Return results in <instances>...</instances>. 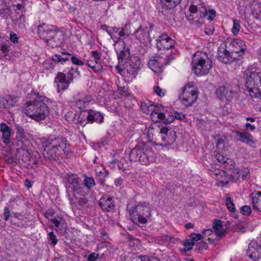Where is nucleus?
<instances>
[{
	"label": "nucleus",
	"instance_id": "obj_1",
	"mask_svg": "<svg viewBox=\"0 0 261 261\" xmlns=\"http://www.w3.org/2000/svg\"><path fill=\"white\" fill-rule=\"evenodd\" d=\"M33 100L27 102L24 113L30 118L39 121L45 119L50 113L49 106L53 100L44 95L33 92L31 94Z\"/></svg>",
	"mask_w": 261,
	"mask_h": 261
},
{
	"label": "nucleus",
	"instance_id": "obj_2",
	"mask_svg": "<svg viewBox=\"0 0 261 261\" xmlns=\"http://www.w3.org/2000/svg\"><path fill=\"white\" fill-rule=\"evenodd\" d=\"M65 179L67 193L71 203L77 208L85 205L87 202L85 197L86 192L81 179L74 174H67Z\"/></svg>",
	"mask_w": 261,
	"mask_h": 261
},
{
	"label": "nucleus",
	"instance_id": "obj_3",
	"mask_svg": "<svg viewBox=\"0 0 261 261\" xmlns=\"http://www.w3.org/2000/svg\"><path fill=\"white\" fill-rule=\"evenodd\" d=\"M261 65L253 64L245 71V89L252 98L261 100Z\"/></svg>",
	"mask_w": 261,
	"mask_h": 261
},
{
	"label": "nucleus",
	"instance_id": "obj_4",
	"mask_svg": "<svg viewBox=\"0 0 261 261\" xmlns=\"http://www.w3.org/2000/svg\"><path fill=\"white\" fill-rule=\"evenodd\" d=\"M156 154L148 145L142 143L138 144L129 153L130 162L138 161L144 165H148L154 162Z\"/></svg>",
	"mask_w": 261,
	"mask_h": 261
},
{
	"label": "nucleus",
	"instance_id": "obj_5",
	"mask_svg": "<svg viewBox=\"0 0 261 261\" xmlns=\"http://www.w3.org/2000/svg\"><path fill=\"white\" fill-rule=\"evenodd\" d=\"M39 37L46 41L48 45L56 47L61 42L58 37L63 36L62 32L57 26L43 23L38 27Z\"/></svg>",
	"mask_w": 261,
	"mask_h": 261
},
{
	"label": "nucleus",
	"instance_id": "obj_6",
	"mask_svg": "<svg viewBox=\"0 0 261 261\" xmlns=\"http://www.w3.org/2000/svg\"><path fill=\"white\" fill-rule=\"evenodd\" d=\"M192 68L197 76L207 74L212 68V62L205 52L198 51L192 56Z\"/></svg>",
	"mask_w": 261,
	"mask_h": 261
},
{
	"label": "nucleus",
	"instance_id": "obj_7",
	"mask_svg": "<svg viewBox=\"0 0 261 261\" xmlns=\"http://www.w3.org/2000/svg\"><path fill=\"white\" fill-rule=\"evenodd\" d=\"M44 145L45 147L52 145L51 150L55 153V157L66 155L71 151L69 144L67 140L63 138H57L51 136L47 140Z\"/></svg>",
	"mask_w": 261,
	"mask_h": 261
},
{
	"label": "nucleus",
	"instance_id": "obj_8",
	"mask_svg": "<svg viewBox=\"0 0 261 261\" xmlns=\"http://www.w3.org/2000/svg\"><path fill=\"white\" fill-rule=\"evenodd\" d=\"M204 5L200 0H193L189 8L190 14L187 16L188 20L190 23L197 27L202 25L204 20L202 11Z\"/></svg>",
	"mask_w": 261,
	"mask_h": 261
},
{
	"label": "nucleus",
	"instance_id": "obj_9",
	"mask_svg": "<svg viewBox=\"0 0 261 261\" xmlns=\"http://www.w3.org/2000/svg\"><path fill=\"white\" fill-rule=\"evenodd\" d=\"M204 5L200 0H193L189 8L190 14L187 16L188 20L190 23L197 27L202 25L204 20L202 11Z\"/></svg>",
	"mask_w": 261,
	"mask_h": 261
},
{
	"label": "nucleus",
	"instance_id": "obj_10",
	"mask_svg": "<svg viewBox=\"0 0 261 261\" xmlns=\"http://www.w3.org/2000/svg\"><path fill=\"white\" fill-rule=\"evenodd\" d=\"M198 96L197 87L193 83H189L183 87L179 99L183 105L189 107L197 100Z\"/></svg>",
	"mask_w": 261,
	"mask_h": 261
},
{
	"label": "nucleus",
	"instance_id": "obj_11",
	"mask_svg": "<svg viewBox=\"0 0 261 261\" xmlns=\"http://www.w3.org/2000/svg\"><path fill=\"white\" fill-rule=\"evenodd\" d=\"M131 215L139 223L145 224L151 215L149 204L146 202H139L133 208Z\"/></svg>",
	"mask_w": 261,
	"mask_h": 261
},
{
	"label": "nucleus",
	"instance_id": "obj_12",
	"mask_svg": "<svg viewBox=\"0 0 261 261\" xmlns=\"http://www.w3.org/2000/svg\"><path fill=\"white\" fill-rule=\"evenodd\" d=\"M173 114H174V111L171 108L159 105L152 114V121L169 124L174 121Z\"/></svg>",
	"mask_w": 261,
	"mask_h": 261
},
{
	"label": "nucleus",
	"instance_id": "obj_13",
	"mask_svg": "<svg viewBox=\"0 0 261 261\" xmlns=\"http://www.w3.org/2000/svg\"><path fill=\"white\" fill-rule=\"evenodd\" d=\"M80 75L78 68H71L67 74L62 72H59L55 79V82L57 84L58 92H60L67 89L69 84L72 82L74 74Z\"/></svg>",
	"mask_w": 261,
	"mask_h": 261
},
{
	"label": "nucleus",
	"instance_id": "obj_14",
	"mask_svg": "<svg viewBox=\"0 0 261 261\" xmlns=\"http://www.w3.org/2000/svg\"><path fill=\"white\" fill-rule=\"evenodd\" d=\"M160 136L155 142V145L169 146L174 144L176 140V132L168 127H162L160 129Z\"/></svg>",
	"mask_w": 261,
	"mask_h": 261
},
{
	"label": "nucleus",
	"instance_id": "obj_15",
	"mask_svg": "<svg viewBox=\"0 0 261 261\" xmlns=\"http://www.w3.org/2000/svg\"><path fill=\"white\" fill-rule=\"evenodd\" d=\"M224 43L226 48L231 51L232 54H237L238 57H241L246 49L245 42L239 38H229Z\"/></svg>",
	"mask_w": 261,
	"mask_h": 261
},
{
	"label": "nucleus",
	"instance_id": "obj_16",
	"mask_svg": "<svg viewBox=\"0 0 261 261\" xmlns=\"http://www.w3.org/2000/svg\"><path fill=\"white\" fill-rule=\"evenodd\" d=\"M156 45L159 50H169L174 46L175 41L167 34H163L158 37Z\"/></svg>",
	"mask_w": 261,
	"mask_h": 261
},
{
	"label": "nucleus",
	"instance_id": "obj_17",
	"mask_svg": "<svg viewBox=\"0 0 261 261\" xmlns=\"http://www.w3.org/2000/svg\"><path fill=\"white\" fill-rule=\"evenodd\" d=\"M213 228L216 235L221 238L228 233L230 228L229 223L228 221L215 220L213 224Z\"/></svg>",
	"mask_w": 261,
	"mask_h": 261
},
{
	"label": "nucleus",
	"instance_id": "obj_18",
	"mask_svg": "<svg viewBox=\"0 0 261 261\" xmlns=\"http://www.w3.org/2000/svg\"><path fill=\"white\" fill-rule=\"evenodd\" d=\"M238 57L233 56L230 50L226 48V44H222L218 50V59L224 63H227L233 60H237Z\"/></svg>",
	"mask_w": 261,
	"mask_h": 261
},
{
	"label": "nucleus",
	"instance_id": "obj_19",
	"mask_svg": "<svg viewBox=\"0 0 261 261\" xmlns=\"http://www.w3.org/2000/svg\"><path fill=\"white\" fill-rule=\"evenodd\" d=\"M209 174L222 186H225L228 184L229 179H230V176L226 175V173L222 170L219 169H214L210 170Z\"/></svg>",
	"mask_w": 261,
	"mask_h": 261
},
{
	"label": "nucleus",
	"instance_id": "obj_20",
	"mask_svg": "<svg viewBox=\"0 0 261 261\" xmlns=\"http://www.w3.org/2000/svg\"><path fill=\"white\" fill-rule=\"evenodd\" d=\"M82 116H86L87 121L91 123L95 122L101 123L103 121V115L100 112L94 110H90L81 113L79 117V119H80Z\"/></svg>",
	"mask_w": 261,
	"mask_h": 261
},
{
	"label": "nucleus",
	"instance_id": "obj_21",
	"mask_svg": "<svg viewBox=\"0 0 261 261\" xmlns=\"http://www.w3.org/2000/svg\"><path fill=\"white\" fill-rule=\"evenodd\" d=\"M247 255L253 260H257L261 257V247L256 242H251L247 250Z\"/></svg>",
	"mask_w": 261,
	"mask_h": 261
},
{
	"label": "nucleus",
	"instance_id": "obj_22",
	"mask_svg": "<svg viewBox=\"0 0 261 261\" xmlns=\"http://www.w3.org/2000/svg\"><path fill=\"white\" fill-rule=\"evenodd\" d=\"M216 95L221 100H226L227 101H230L233 97L234 93L229 89L224 87H220L216 90Z\"/></svg>",
	"mask_w": 261,
	"mask_h": 261
},
{
	"label": "nucleus",
	"instance_id": "obj_23",
	"mask_svg": "<svg viewBox=\"0 0 261 261\" xmlns=\"http://www.w3.org/2000/svg\"><path fill=\"white\" fill-rule=\"evenodd\" d=\"M99 203L101 207L105 211L110 212L114 207V202L112 198L108 195L103 196L100 199Z\"/></svg>",
	"mask_w": 261,
	"mask_h": 261
},
{
	"label": "nucleus",
	"instance_id": "obj_24",
	"mask_svg": "<svg viewBox=\"0 0 261 261\" xmlns=\"http://www.w3.org/2000/svg\"><path fill=\"white\" fill-rule=\"evenodd\" d=\"M132 36H134L136 39L140 42H143L146 41L149 38V33L147 31V28H143L140 26L139 28L132 34Z\"/></svg>",
	"mask_w": 261,
	"mask_h": 261
},
{
	"label": "nucleus",
	"instance_id": "obj_25",
	"mask_svg": "<svg viewBox=\"0 0 261 261\" xmlns=\"http://www.w3.org/2000/svg\"><path fill=\"white\" fill-rule=\"evenodd\" d=\"M92 98L89 95L85 96L82 99H79L72 102V106L74 107V109H78L82 110L85 108L86 106L91 102Z\"/></svg>",
	"mask_w": 261,
	"mask_h": 261
},
{
	"label": "nucleus",
	"instance_id": "obj_26",
	"mask_svg": "<svg viewBox=\"0 0 261 261\" xmlns=\"http://www.w3.org/2000/svg\"><path fill=\"white\" fill-rule=\"evenodd\" d=\"M161 60L160 58L150 60L148 64V67L155 73L161 72L163 70V63Z\"/></svg>",
	"mask_w": 261,
	"mask_h": 261
},
{
	"label": "nucleus",
	"instance_id": "obj_27",
	"mask_svg": "<svg viewBox=\"0 0 261 261\" xmlns=\"http://www.w3.org/2000/svg\"><path fill=\"white\" fill-rule=\"evenodd\" d=\"M251 199L253 208L261 212V191H254L252 194Z\"/></svg>",
	"mask_w": 261,
	"mask_h": 261
},
{
	"label": "nucleus",
	"instance_id": "obj_28",
	"mask_svg": "<svg viewBox=\"0 0 261 261\" xmlns=\"http://www.w3.org/2000/svg\"><path fill=\"white\" fill-rule=\"evenodd\" d=\"M158 105H154L152 102L148 101L147 102H143L141 104V110L146 114L150 113V118L152 120V114L155 111Z\"/></svg>",
	"mask_w": 261,
	"mask_h": 261
},
{
	"label": "nucleus",
	"instance_id": "obj_29",
	"mask_svg": "<svg viewBox=\"0 0 261 261\" xmlns=\"http://www.w3.org/2000/svg\"><path fill=\"white\" fill-rule=\"evenodd\" d=\"M1 132L2 133V139L4 143L8 145L10 143V128L6 123H2L1 125Z\"/></svg>",
	"mask_w": 261,
	"mask_h": 261
},
{
	"label": "nucleus",
	"instance_id": "obj_30",
	"mask_svg": "<svg viewBox=\"0 0 261 261\" xmlns=\"http://www.w3.org/2000/svg\"><path fill=\"white\" fill-rule=\"evenodd\" d=\"M113 31L118 33L120 37L128 36L131 33V24L130 23H126L123 28H113Z\"/></svg>",
	"mask_w": 261,
	"mask_h": 261
},
{
	"label": "nucleus",
	"instance_id": "obj_31",
	"mask_svg": "<svg viewBox=\"0 0 261 261\" xmlns=\"http://www.w3.org/2000/svg\"><path fill=\"white\" fill-rule=\"evenodd\" d=\"M15 98L10 95L0 98V107L8 108L14 105Z\"/></svg>",
	"mask_w": 261,
	"mask_h": 261
},
{
	"label": "nucleus",
	"instance_id": "obj_32",
	"mask_svg": "<svg viewBox=\"0 0 261 261\" xmlns=\"http://www.w3.org/2000/svg\"><path fill=\"white\" fill-rule=\"evenodd\" d=\"M216 158L219 163L225 164L226 168L228 166H233L235 164L234 162L232 160L227 158L220 153L216 154Z\"/></svg>",
	"mask_w": 261,
	"mask_h": 261
},
{
	"label": "nucleus",
	"instance_id": "obj_33",
	"mask_svg": "<svg viewBox=\"0 0 261 261\" xmlns=\"http://www.w3.org/2000/svg\"><path fill=\"white\" fill-rule=\"evenodd\" d=\"M237 134L241 141L248 144H251L253 143V137L250 134L246 132L241 133L238 131L237 132Z\"/></svg>",
	"mask_w": 261,
	"mask_h": 261
},
{
	"label": "nucleus",
	"instance_id": "obj_34",
	"mask_svg": "<svg viewBox=\"0 0 261 261\" xmlns=\"http://www.w3.org/2000/svg\"><path fill=\"white\" fill-rule=\"evenodd\" d=\"M181 0H160L162 6L167 9H171L175 7Z\"/></svg>",
	"mask_w": 261,
	"mask_h": 261
},
{
	"label": "nucleus",
	"instance_id": "obj_35",
	"mask_svg": "<svg viewBox=\"0 0 261 261\" xmlns=\"http://www.w3.org/2000/svg\"><path fill=\"white\" fill-rule=\"evenodd\" d=\"M28 134L24 129L21 126H17L16 128V137L19 141L23 142L24 141L28 140Z\"/></svg>",
	"mask_w": 261,
	"mask_h": 261
},
{
	"label": "nucleus",
	"instance_id": "obj_36",
	"mask_svg": "<svg viewBox=\"0 0 261 261\" xmlns=\"http://www.w3.org/2000/svg\"><path fill=\"white\" fill-rule=\"evenodd\" d=\"M157 130H155V129L153 127L152 125H150L147 130V136L148 139V141L150 142L153 143V144L155 145V141L158 140L159 138L156 137H154L155 133H157Z\"/></svg>",
	"mask_w": 261,
	"mask_h": 261
},
{
	"label": "nucleus",
	"instance_id": "obj_37",
	"mask_svg": "<svg viewBox=\"0 0 261 261\" xmlns=\"http://www.w3.org/2000/svg\"><path fill=\"white\" fill-rule=\"evenodd\" d=\"M202 15H203V19L206 17L207 19L212 21L214 19L216 15V12L214 9H209L207 10L205 6H204V9L202 11Z\"/></svg>",
	"mask_w": 261,
	"mask_h": 261
},
{
	"label": "nucleus",
	"instance_id": "obj_38",
	"mask_svg": "<svg viewBox=\"0 0 261 261\" xmlns=\"http://www.w3.org/2000/svg\"><path fill=\"white\" fill-rule=\"evenodd\" d=\"M50 222L55 225L56 228H60L65 229V220L61 217H59L57 218H54L50 220ZM57 230V229H56Z\"/></svg>",
	"mask_w": 261,
	"mask_h": 261
},
{
	"label": "nucleus",
	"instance_id": "obj_39",
	"mask_svg": "<svg viewBox=\"0 0 261 261\" xmlns=\"http://www.w3.org/2000/svg\"><path fill=\"white\" fill-rule=\"evenodd\" d=\"M185 248L180 250L181 252H186L191 250L194 245L193 242L190 239H187L183 242Z\"/></svg>",
	"mask_w": 261,
	"mask_h": 261
},
{
	"label": "nucleus",
	"instance_id": "obj_40",
	"mask_svg": "<svg viewBox=\"0 0 261 261\" xmlns=\"http://www.w3.org/2000/svg\"><path fill=\"white\" fill-rule=\"evenodd\" d=\"M233 26L231 29L232 33L237 36L241 28V21L237 19H233Z\"/></svg>",
	"mask_w": 261,
	"mask_h": 261
},
{
	"label": "nucleus",
	"instance_id": "obj_41",
	"mask_svg": "<svg viewBox=\"0 0 261 261\" xmlns=\"http://www.w3.org/2000/svg\"><path fill=\"white\" fill-rule=\"evenodd\" d=\"M231 167L232 166H228L227 167H226V169H232L230 178L232 180L236 181L240 178V175L238 174V173L239 172V169L236 168H231Z\"/></svg>",
	"mask_w": 261,
	"mask_h": 261
},
{
	"label": "nucleus",
	"instance_id": "obj_42",
	"mask_svg": "<svg viewBox=\"0 0 261 261\" xmlns=\"http://www.w3.org/2000/svg\"><path fill=\"white\" fill-rule=\"evenodd\" d=\"M87 65L95 72L100 71L102 69V66L100 63H96L95 61L93 62L92 60L88 61Z\"/></svg>",
	"mask_w": 261,
	"mask_h": 261
},
{
	"label": "nucleus",
	"instance_id": "obj_43",
	"mask_svg": "<svg viewBox=\"0 0 261 261\" xmlns=\"http://www.w3.org/2000/svg\"><path fill=\"white\" fill-rule=\"evenodd\" d=\"M215 139L217 141L216 143V147L219 151H223L224 147V142L225 139V137L218 136H217Z\"/></svg>",
	"mask_w": 261,
	"mask_h": 261
},
{
	"label": "nucleus",
	"instance_id": "obj_44",
	"mask_svg": "<svg viewBox=\"0 0 261 261\" xmlns=\"http://www.w3.org/2000/svg\"><path fill=\"white\" fill-rule=\"evenodd\" d=\"M153 92L159 97H164L166 93V91L165 89H162L158 85L154 86L153 87Z\"/></svg>",
	"mask_w": 261,
	"mask_h": 261
},
{
	"label": "nucleus",
	"instance_id": "obj_45",
	"mask_svg": "<svg viewBox=\"0 0 261 261\" xmlns=\"http://www.w3.org/2000/svg\"><path fill=\"white\" fill-rule=\"evenodd\" d=\"M226 205L227 208L231 212H234L236 207L234 204L233 203V201L230 197H227L226 198Z\"/></svg>",
	"mask_w": 261,
	"mask_h": 261
},
{
	"label": "nucleus",
	"instance_id": "obj_46",
	"mask_svg": "<svg viewBox=\"0 0 261 261\" xmlns=\"http://www.w3.org/2000/svg\"><path fill=\"white\" fill-rule=\"evenodd\" d=\"M84 184L86 187L89 189L95 185V181L92 178L86 177L84 179Z\"/></svg>",
	"mask_w": 261,
	"mask_h": 261
},
{
	"label": "nucleus",
	"instance_id": "obj_47",
	"mask_svg": "<svg viewBox=\"0 0 261 261\" xmlns=\"http://www.w3.org/2000/svg\"><path fill=\"white\" fill-rule=\"evenodd\" d=\"M111 38L114 40V41L116 43V49L120 50L119 49V46H121L123 48H124L125 43L123 41H120V38L118 37H113L111 36Z\"/></svg>",
	"mask_w": 261,
	"mask_h": 261
},
{
	"label": "nucleus",
	"instance_id": "obj_48",
	"mask_svg": "<svg viewBox=\"0 0 261 261\" xmlns=\"http://www.w3.org/2000/svg\"><path fill=\"white\" fill-rule=\"evenodd\" d=\"M10 47V43L9 42H5L1 45V50L6 55L9 51Z\"/></svg>",
	"mask_w": 261,
	"mask_h": 261
},
{
	"label": "nucleus",
	"instance_id": "obj_49",
	"mask_svg": "<svg viewBox=\"0 0 261 261\" xmlns=\"http://www.w3.org/2000/svg\"><path fill=\"white\" fill-rule=\"evenodd\" d=\"M101 57L100 53L97 51H91V58L96 63H100V59Z\"/></svg>",
	"mask_w": 261,
	"mask_h": 261
},
{
	"label": "nucleus",
	"instance_id": "obj_50",
	"mask_svg": "<svg viewBox=\"0 0 261 261\" xmlns=\"http://www.w3.org/2000/svg\"><path fill=\"white\" fill-rule=\"evenodd\" d=\"M42 66L44 69L46 70L52 69L54 68V65H53L52 62L48 60L43 62Z\"/></svg>",
	"mask_w": 261,
	"mask_h": 261
},
{
	"label": "nucleus",
	"instance_id": "obj_51",
	"mask_svg": "<svg viewBox=\"0 0 261 261\" xmlns=\"http://www.w3.org/2000/svg\"><path fill=\"white\" fill-rule=\"evenodd\" d=\"M68 60V58L67 57L63 58L61 56L59 55H55L53 57V60L55 61V62L57 63H63L66 62Z\"/></svg>",
	"mask_w": 261,
	"mask_h": 261
},
{
	"label": "nucleus",
	"instance_id": "obj_52",
	"mask_svg": "<svg viewBox=\"0 0 261 261\" xmlns=\"http://www.w3.org/2000/svg\"><path fill=\"white\" fill-rule=\"evenodd\" d=\"M241 214L245 215H249L251 213V207L248 205H244L240 208Z\"/></svg>",
	"mask_w": 261,
	"mask_h": 261
},
{
	"label": "nucleus",
	"instance_id": "obj_53",
	"mask_svg": "<svg viewBox=\"0 0 261 261\" xmlns=\"http://www.w3.org/2000/svg\"><path fill=\"white\" fill-rule=\"evenodd\" d=\"M48 239L54 246L56 245L58 243V239L53 232H50L48 233Z\"/></svg>",
	"mask_w": 261,
	"mask_h": 261
},
{
	"label": "nucleus",
	"instance_id": "obj_54",
	"mask_svg": "<svg viewBox=\"0 0 261 261\" xmlns=\"http://www.w3.org/2000/svg\"><path fill=\"white\" fill-rule=\"evenodd\" d=\"M202 238L201 235L199 233H193L190 236V239L195 244L196 242L200 240Z\"/></svg>",
	"mask_w": 261,
	"mask_h": 261
},
{
	"label": "nucleus",
	"instance_id": "obj_55",
	"mask_svg": "<svg viewBox=\"0 0 261 261\" xmlns=\"http://www.w3.org/2000/svg\"><path fill=\"white\" fill-rule=\"evenodd\" d=\"M249 169L247 168H243L241 170V177L243 180L248 178L249 174Z\"/></svg>",
	"mask_w": 261,
	"mask_h": 261
},
{
	"label": "nucleus",
	"instance_id": "obj_56",
	"mask_svg": "<svg viewBox=\"0 0 261 261\" xmlns=\"http://www.w3.org/2000/svg\"><path fill=\"white\" fill-rule=\"evenodd\" d=\"M71 62L73 64L79 65V66H83L84 64L83 61L77 58L72 56L71 58Z\"/></svg>",
	"mask_w": 261,
	"mask_h": 261
},
{
	"label": "nucleus",
	"instance_id": "obj_57",
	"mask_svg": "<svg viewBox=\"0 0 261 261\" xmlns=\"http://www.w3.org/2000/svg\"><path fill=\"white\" fill-rule=\"evenodd\" d=\"M10 39L14 43H17L18 42V37L15 33L11 32L10 34Z\"/></svg>",
	"mask_w": 261,
	"mask_h": 261
},
{
	"label": "nucleus",
	"instance_id": "obj_58",
	"mask_svg": "<svg viewBox=\"0 0 261 261\" xmlns=\"http://www.w3.org/2000/svg\"><path fill=\"white\" fill-rule=\"evenodd\" d=\"M10 217V211L8 207H6L4 208V217L5 221H8Z\"/></svg>",
	"mask_w": 261,
	"mask_h": 261
},
{
	"label": "nucleus",
	"instance_id": "obj_59",
	"mask_svg": "<svg viewBox=\"0 0 261 261\" xmlns=\"http://www.w3.org/2000/svg\"><path fill=\"white\" fill-rule=\"evenodd\" d=\"M173 116L174 117V120L175 119H178V120H182L185 118L184 115H183L181 113H178L177 112L174 111V114H173Z\"/></svg>",
	"mask_w": 261,
	"mask_h": 261
},
{
	"label": "nucleus",
	"instance_id": "obj_60",
	"mask_svg": "<svg viewBox=\"0 0 261 261\" xmlns=\"http://www.w3.org/2000/svg\"><path fill=\"white\" fill-rule=\"evenodd\" d=\"M255 128V126L250 123H246L245 124V129L248 131H253Z\"/></svg>",
	"mask_w": 261,
	"mask_h": 261
},
{
	"label": "nucleus",
	"instance_id": "obj_61",
	"mask_svg": "<svg viewBox=\"0 0 261 261\" xmlns=\"http://www.w3.org/2000/svg\"><path fill=\"white\" fill-rule=\"evenodd\" d=\"M213 233V230L212 229H204L202 231V233L205 236H210Z\"/></svg>",
	"mask_w": 261,
	"mask_h": 261
},
{
	"label": "nucleus",
	"instance_id": "obj_62",
	"mask_svg": "<svg viewBox=\"0 0 261 261\" xmlns=\"http://www.w3.org/2000/svg\"><path fill=\"white\" fill-rule=\"evenodd\" d=\"M97 258V255L95 253L90 254L88 257V261H95Z\"/></svg>",
	"mask_w": 261,
	"mask_h": 261
},
{
	"label": "nucleus",
	"instance_id": "obj_63",
	"mask_svg": "<svg viewBox=\"0 0 261 261\" xmlns=\"http://www.w3.org/2000/svg\"><path fill=\"white\" fill-rule=\"evenodd\" d=\"M114 112L118 115H120V114H121V106H119L116 107L114 108V109L113 110Z\"/></svg>",
	"mask_w": 261,
	"mask_h": 261
},
{
	"label": "nucleus",
	"instance_id": "obj_64",
	"mask_svg": "<svg viewBox=\"0 0 261 261\" xmlns=\"http://www.w3.org/2000/svg\"><path fill=\"white\" fill-rule=\"evenodd\" d=\"M141 261H150V258L147 255H141L139 256Z\"/></svg>",
	"mask_w": 261,
	"mask_h": 261
}]
</instances>
